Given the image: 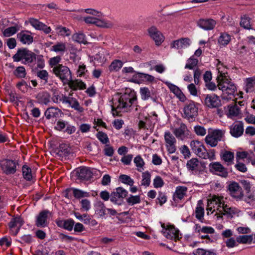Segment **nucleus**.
Wrapping results in <instances>:
<instances>
[{
    "label": "nucleus",
    "instance_id": "nucleus-1",
    "mask_svg": "<svg viewBox=\"0 0 255 255\" xmlns=\"http://www.w3.org/2000/svg\"><path fill=\"white\" fill-rule=\"evenodd\" d=\"M136 101V93L131 89H126L124 93H116L111 100L113 115L120 116L121 113L130 111L131 106L135 104Z\"/></svg>",
    "mask_w": 255,
    "mask_h": 255
},
{
    "label": "nucleus",
    "instance_id": "nucleus-2",
    "mask_svg": "<svg viewBox=\"0 0 255 255\" xmlns=\"http://www.w3.org/2000/svg\"><path fill=\"white\" fill-rule=\"evenodd\" d=\"M227 199L224 196L219 195H214L208 199L207 211V214L216 213L215 216L218 219V215H221L226 203Z\"/></svg>",
    "mask_w": 255,
    "mask_h": 255
},
{
    "label": "nucleus",
    "instance_id": "nucleus-3",
    "mask_svg": "<svg viewBox=\"0 0 255 255\" xmlns=\"http://www.w3.org/2000/svg\"><path fill=\"white\" fill-rule=\"evenodd\" d=\"M192 151L199 157L210 161L216 159L215 150L214 149L207 150L203 143L199 140H193L190 143Z\"/></svg>",
    "mask_w": 255,
    "mask_h": 255
},
{
    "label": "nucleus",
    "instance_id": "nucleus-4",
    "mask_svg": "<svg viewBox=\"0 0 255 255\" xmlns=\"http://www.w3.org/2000/svg\"><path fill=\"white\" fill-rule=\"evenodd\" d=\"M217 80V87L222 91V99L229 100L232 99L234 93L237 90L235 84L232 82L229 77L221 78Z\"/></svg>",
    "mask_w": 255,
    "mask_h": 255
},
{
    "label": "nucleus",
    "instance_id": "nucleus-5",
    "mask_svg": "<svg viewBox=\"0 0 255 255\" xmlns=\"http://www.w3.org/2000/svg\"><path fill=\"white\" fill-rule=\"evenodd\" d=\"M14 62L22 61L24 64H32L34 62L35 54L26 48L18 49L12 56Z\"/></svg>",
    "mask_w": 255,
    "mask_h": 255
},
{
    "label": "nucleus",
    "instance_id": "nucleus-6",
    "mask_svg": "<svg viewBox=\"0 0 255 255\" xmlns=\"http://www.w3.org/2000/svg\"><path fill=\"white\" fill-rule=\"evenodd\" d=\"M225 132L224 130L219 129L209 131L205 138L206 143L211 147H216L223 139Z\"/></svg>",
    "mask_w": 255,
    "mask_h": 255
},
{
    "label": "nucleus",
    "instance_id": "nucleus-7",
    "mask_svg": "<svg viewBox=\"0 0 255 255\" xmlns=\"http://www.w3.org/2000/svg\"><path fill=\"white\" fill-rule=\"evenodd\" d=\"M53 71L55 75L59 77L64 84L72 79L71 71L67 66L59 64L54 66Z\"/></svg>",
    "mask_w": 255,
    "mask_h": 255
},
{
    "label": "nucleus",
    "instance_id": "nucleus-8",
    "mask_svg": "<svg viewBox=\"0 0 255 255\" xmlns=\"http://www.w3.org/2000/svg\"><path fill=\"white\" fill-rule=\"evenodd\" d=\"M161 226L162 228V232L167 239L176 241L181 238L179 234V231L173 225L161 223Z\"/></svg>",
    "mask_w": 255,
    "mask_h": 255
},
{
    "label": "nucleus",
    "instance_id": "nucleus-9",
    "mask_svg": "<svg viewBox=\"0 0 255 255\" xmlns=\"http://www.w3.org/2000/svg\"><path fill=\"white\" fill-rule=\"evenodd\" d=\"M198 107L192 101L187 102L183 108V117L188 120H193L198 115Z\"/></svg>",
    "mask_w": 255,
    "mask_h": 255
},
{
    "label": "nucleus",
    "instance_id": "nucleus-10",
    "mask_svg": "<svg viewBox=\"0 0 255 255\" xmlns=\"http://www.w3.org/2000/svg\"><path fill=\"white\" fill-rule=\"evenodd\" d=\"M128 194L127 190L122 187H118L115 191L111 194V201L117 205H121L123 202V199Z\"/></svg>",
    "mask_w": 255,
    "mask_h": 255
},
{
    "label": "nucleus",
    "instance_id": "nucleus-11",
    "mask_svg": "<svg viewBox=\"0 0 255 255\" xmlns=\"http://www.w3.org/2000/svg\"><path fill=\"white\" fill-rule=\"evenodd\" d=\"M17 163L12 160L4 159L0 161V166L3 173L6 174H14L16 171Z\"/></svg>",
    "mask_w": 255,
    "mask_h": 255
},
{
    "label": "nucleus",
    "instance_id": "nucleus-12",
    "mask_svg": "<svg viewBox=\"0 0 255 255\" xmlns=\"http://www.w3.org/2000/svg\"><path fill=\"white\" fill-rule=\"evenodd\" d=\"M148 35L155 42L156 45L159 46L164 40V36L162 33L154 26L147 29Z\"/></svg>",
    "mask_w": 255,
    "mask_h": 255
},
{
    "label": "nucleus",
    "instance_id": "nucleus-13",
    "mask_svg": "<svg viewBox=\"0 0 255 255\" xmlns=\"http://www.w3.org/2000/svg\"><path fill=\"white\" fill-rule=\"evenodd\" d=\"M54 128L57 130L64 131L68 134H71L76 131L75 126L62 120H59L56 122Z\"/></svg>",
    "mask_w": 255,
    "mask_h": 255
},
{
    "label": "nucleus",
    "instance_id": "nucleus-14",
    "mask_svg": "<svg viewBox=\"0 0 255 255\" xmlns=\"http://www.w3.org/2000/svg\"><path fill=\"white\" fill-rule=\"evenodd\" d=\"M210 171L222 177L228 176V172L227 169L219 162H211L209 165Z\"/></svg>",
    "mask_w": 255,
    "mask_h": 255
},
{
    "label": "nucleus",
    "instance_id": "nucleus-15",
    "mask_svg": "<svg viewBox=\"0 0 255 255\" xmlns=\"http://www.w3.org/2000/svg\"><path fill=\"white\" fill-rule=\"evenodd\" d=\"M164 139L165 146L167 151L170 153H173L176 150V139L174 135L169 131H166L164 133Z\"/></svg>",
    "mask_w": 255,
    "mask_h": 255
},
{
    "label": "nucleus",
    "instance_id": "nucleus-16",
    "mask_svg": "<svg viewBox=\"0 0 255 255\" xmlns=\"http://www.w3.org/2000/svg\"><path fill=\"white\" fill-rule=\"evenodd\" d=\"M51 213L47 210H43L40 212L36 216L35 225L37 227L43 228L47 226L48 219L51 217Z\"/></svg>",
    "mask_w": 255,
    "mask_h": 255
},
{
    "label": "nucleus",
    "instance_id": "nucleus-17",
    "mask_svg": "<svg viewBox=\"0 0 255 255\" xmlns=\"http://www.w3.org/2000/svg\"><path fill=\"white\" fill-rule=\"evenodd\" d=\"M230 195L236 200L242 199L244 194L242 189L237 182H232L229 185Z\"/></svg>",
    "mask_w": 255,
    "mask_h": 255
},
{
    "label": "nucleus",
    "instance_id": "nucleus-18",
    "mask_svg": "<svg viewBox=\"0 0 255 255\" xmlns=\"http://www.w3.org/2000/svg\"><path fill=\"white\" fill-rule=\"evenodd\" d=\"M23 224V222L21 217H16L12 219L8 224L11 235L16 236Z\"/></svg>",
    "mask_w": 255,
    "mask_h": 255
},
{
    "label": "nucleus",
    "instance_id": "nucleus-19",
    "mask_svg": "<svg viewBox=\"0 0 255 255\" xmlns=\"http://www.w3.org/2000/svg\"><path fill=\"white\" fill-rule=\"evenodd\" d=\"M191 43V41L189 38H182L173 41L170 44L171 48L181 50L188 47Z\"/></svg>",
    "mask_w": 255,
    "mask_h": 255
},
{
    "label": "nucleus",
    "instance_id": "nucleus-20",
    "mask_svg": "<svg viewBox=\"0 0 255 255\" xmlns=\"http://www.w3.org/2000/svg\"><path fill=\"white\" fill-rule=\"evenodd\" d=\"M28 21L30 24L35 29L43 31L45 34H48L51 31L50 27L47 26L37 19L30 18Z\"/></svg>",
    "mask_w": 255,
    "mask_h": 255
},
{
    "label": "nucleus",
    "instance_id": "nucleus-21",
    "mask_svg": "<svg viewBox=\"0 0 255 255\" xmlns=\"http://www.w3.org/2000/svg\"><path fill=\"white\" fill-rule=\"evenodd\" d=\"M205 105L211 108H217L221 105L219 97L214 94H208L204 100Z\"/></svg>",
    "mask_w": 255,
    "mask_h": 255
},
{
    "label": "nucleus",
    "instance_id": "nucleus-22",
    "mask_svg": "<svg viewBox=\"0 0 255 255\" xmlns=\"http://www.w3.org/2000/svg\"><path fill=\"white\" fill-rule=\"evenodd\" d=\"M227 116L230 119H234L238 117L241 113V109L237 104L230 105L225 108Z\"/></svg>",
    "mask_w": 255,
    "mask_h": 255
},
{
    "label": "nucleus",
    "instance_id": "nucleus-23",
    "mask_svg": "<svg viewBox=\"0 0 255 255\" xmlns=\"http://www.w3.org/2000/svg\"><path fill=\"white\" fill-rule=\"evenodd\" d=\"M216 22L213 19H200L197 22V25L205 30H211L214 28Z\"/></svg>",
    "mask_w": 255,
    "mask_h": 255
},
{
    "label": "nucleus",
    "instance_id": "nucleus-24",
    "mask_svg": "<svg viewBox=\"0 0 255 255\" xmlns=\"http://www.w3.org/2000/svg\"><path fill=\"white\" fill-rule=\"evenodd\" d=\"M18 40L24 44L29 45L32 43L33 37L29 31H22L17 35Z\"/></svg>",
    "mask_w": 255,
    "mask_h": 255
},
{
    "label": "nucleus",
    "instance_id": "nucleus-25",
    "mask_svg": "<svg viewBox=\"0 0 255 255\" xmlns=\"http://www.w3.org/2000/svg\"><path fill=\"white\" fill-rule=\"evenodd\" d=\"M64 104H68L69 107L79 112H82L84 110L77 100L72 97V94L66 97Z\"/></svg>",
    "mask_w": 255,
    "mask_h": 255
},
{
    "label": "nucleus",
    "instance_id": "nucleus-26",
    "mask_svg": "<svg viewBox=\"0 0 255 255\" xmlns=\"http://www.w3.org/2000/svg\"><path fill=\"white\" fill-rule=\"evenodd\" d=\"M244 132L243 124L237 122L233 124L230 128V133L234 137H238L242 135Z\"/></svg>",
    "mask_w": 255,
    "mask_h": 255
},
{
    "label": "nucleus",
    "instance_id": "nucleus-27",
    "mask_svg": "<svg viewBox=\"0 0 255 255\" xmlns=\"http://www.w3.org/2000/svg\"><path fill=\"white\" fill-rule=\"evenodd\" d=\"M224 208L221 215H218V220L222 219L224 215L233 217L234 215L238 214L240 212V210L238 208L234 207H229L226 203Z\"/></svg>",
    "mask_w": 255,
    "mask_h": 255
},
{
    "label": "nucleus",
    "instance_id": "nucleus-28",
    "mask_svg": "<svg viewBox=\"0 0 255 255\" xmlns=\"http://www.w3.org/2000/svg\"><path fill=\"white\" fill-rule=\"evenodd\" d=\"M187 188L185 186H178L176 187L175 191L173 194V200L174 201L179 202L186 195Z\"/></svg>",
    "mask_w": 255,
    "mask_h": 255
},
{
    "label": "nucleus",
    "instance_id": "nucleus-29",
    "mask_svg": "<svg viewBox=\"0 0 255 255\" xmlns=\"http://www.w3.org/2000/svg\"><path fill=\"white\" fill-rule=\"evenodd\" d=\"M67 84L70 89L74 91L84 90L86 88V84L81 80L79 79L70 80Z\"/></svg>",
    "mask_w": 255,
    "mask_h": 255
},
{
    "label": "nucleus",
    "instance_id": "nucleus-30",
    "mask_svg": "<svg viewBox=\"0 0 255 255\" xmlns=\"http://www.w3.org/2000/svg\"><path fill=\"white\" fill-rule=\"evenodd\" d=\"M78 177L81 180H88L92 176V172L90 168L81 167L77 170Z\"/></svg>",
    "mask_w": 255,
    "mask_h": 255
},
{
    "label": "nucleus",
    "instance_id": "nucleus-31",
    "mask_svg": "<svg viewBox=\"0 0 255 255\" xmlns=\"http://www.w3.org/2000/svg\"><path fill=\"white\" fill-rule=\"evenodd\" d=\"M196 218L202 223L204 222V208L203 205V202L199 200L198 202L197 207L195 211Z\"/></svg>",
    "mask_w": 255,
    "mask_h": 255
},
{
    "label": "nucleus",
    "instance_id": "nucleus-32",
    "mask_svg": "<svg viewBox=\"0 0 255 255\" xmlns=\"http://www.w3.org/2000/svg\"><path fill=\"white\" fill-rule=\"evenodd\" d=\"M94 207L95 214L97 215L99 218H103L105 217L106 214L107 208L104 203L101 201L97 202Z\"/></svg>",
    "mask_w": 255,
    "mask_h": 255
},
{
    "label": "nucleus",
    "instance_id": "nucleus-33",
    "mask_svg": "<svg viewBox=\"0 0 255 255\" xmlns=\"http://www.w3.org/2000/svg\"><path fill=\"white\" fill-rule=\"evenodd\" d=\"M97 17L95 25L100 28H112L114 26V23L111 20Z\"/></svg>",
    "mask_w": 255,
    "mask_h": 255
},
{
    "label": "nucleus",
    "instance_id": "nucleus-34",
    "mask_svg": "<svg viewBox=\"0 0 255 255\" xmlns=\"http://www.w3.org/2000/svg\"><path fill=\"white\" fill-rule=\"evenodd\" d=\"M200 166V163L198 159L196 158H192L187 161L186 167L187 169L192 173L197 172Z\"/></svg>",
    "mask_w": 255,
    "mask_h": 255
},
{
    "label": "nucleus",
    "instance_id": "nucleus-35",
    "mask_svg": "<svg viewBox=\"0 0 255 255\" xmlns=\"http://www.w3.org/2000/svg\"><path fill=\"white\" fill-rule=\"evenodd\" d=\"M231 40V36L227 32H221L218 39V43L220 47L227 46Z\"/></svg>",
    "mask_w": 255,
    "mask_h": 255
},
{
    "label": "nucleus",
    "instance_id": "nucleus-36",
    "mask_svg": "<svg viewBox=\"0 0 255 255\" xmlns=\"http://www.w3.org/2000/svg\"><path fill=\"white\" fill-rule=\"evenodd\" d=\"M220 156L221 159L226 162L228 165L233 163L234 159V152L225 150L221 152Z\"/></svg>",
    "mask_w": 255,
    "mask_h": 255
},
{
    "label": "nucleus",
    "instance_id": "nucleus-37",
    "mask_svg": "<svg viewBox=\"0 0 255 255\" xmlns=\"http://www.w3.org/2000/svg\"><path fill=\"white\" fill-rule=\"evenodd\" d=\"M217 68L218 71L217 80L229 77L227 75V68L219 60H217Z\"/></svg>",
    "mask_w": 255,
    "mask_h": 255
},
{
    "label": "nucleus",
    "instance_id": "nucleus-38",
    "mask_svg": "<svg viewBox=\"0 0 255 255\" xmlns=\"http://www.w3.org/2000/svg\"><path fill=\"white\" fill-rule=\"evenodd\" d=\"M187 130L188 129L185 124L181 123L179 128L173 129V132L177 138L183 139Z\"/></svg>",
    "mask_w": 255,
    "mask_h": 255
},
{
    "label": "nucleus",
    "instance_id": "nucleus-39",
    "mask_svg": "<svg viewBox=\"0 0 255 255\" xmlns=\"http://www.w3.org/2000/svg\"><path fill=\"white\" fill-rule=\"evenodd\" d=\"M36 98L38 103L47 105L50 102V96L48 92H41L37 95Z\"/></svg>",
    "mask_w": 255,
    "mask_h": 255
},
{
    "label": "nucleus",
    "instance_id": "nucleus-40",
    "mask_svg": "<svg viewBox=\"0 0 255 255\" xmlns=\"http://www.w3.org/2000/svg\"><path fill=\"white\" fill-rule=\"evenodd\" d=\"M56 224L59 227L63 228L68 231H72L74 225V222L71 219L65 221L58 220L56 221Z\"/></svg>",
    "mask_w": 255,
    "mask_h": 255
},
{
    "label": "nucleus",
    "instance_id": "nucleus-41",
    "mask_svg": "<svg viewBox=\"0 0 255 255\" xmlns=\"http://www.w3.org/2000/svg\"><path fill=\"white\" fill-rule=\"evenodd\" d=\"M60 110L57 108L50 107L47 109L44 113V115L47 119L56 118L59 116Z\"/></svg>",
    "mask_w": 255,
    "mask_h": 255
},
{
    "label": "nucleus",
    "instance_id": "nucleus-42",
    "mask_svg": "<svg viewBox=\"0 0 255 255\" xmlns=\"http://www.w3.org/2000/svg\"><path fill=\"white\" fill-rule=\"evenodd\" d=\"M30 65L35 69H42L45 66V62L43 57L41 55H36L35 54L34 62Z\"/></svg>",
    "mask_w": 255,
    "mask_h": 255
},
{
    "label": "nucleus",
    "instance_id": "nucleus-43",
    "mask_svg": "<svg viewBox=\"0 0 255 255\" xmlns=\"http://www.w3.org/2000/svg\"><path fill=\"white\" fill-rule=\"evenodd\" d=\"M151 174L148 171L142 172L141 174V186L147 187L149 186L151 182Z\"/></svg>",
    "mask_w": 255,
    "mask_h": 255
},
{
    "label": "nucleus",
    "instance_id": "nucleus-44",
    "mask_svg": "<svg viewBox=\"0 0 255 255\" xmlns=\"http://www.w3.org/2000/svg\"><path fill=\"white\" fill-rule=\"evenodd\" d=\"M245 91L247 93L255 92V77L248 78L246 79Z\"/></svg>",
    "mask_w": 255,
    "mask_h": 255
},
{
    "label": "nucleus",
    "instance_id": "nucleus-45",
    "mask_svg": "<svg viewBox=\"0 0 255 255\" xmlns=\"http://www.w3.org/2000/svg\"><path fill=\"white\" fill-rule=\"evenodd\" d=\"M133 162L138 172H141L144 170L145 162L140 155H138L134 158Z\"/></svg>",
    "mask_w": 255,
    "mask_h": 255
},
{
    "label": "nucleus",
    "instance_id": "nucleus-46",
    "mask_svg": "<svg viewBox=\"0 0 255 255\" xmlns=\"http://www.w3.org/2000/svg\"><path fill=\"white\" fill-rule=\"evenodd\" d=\"M240 25L246 29H252L251 18L247 15H244L241 17Z\"/></svg>",
    "mask_w": 255,
    "mask_h": 255
},
{
    "label": "nucleus",
    "instance_id": "nucleus-47",
    "mask_svg": "<svg viewBox=\"0 0 255 255\" xmlns=\"http://www.w3.org/2000/svg\"><path fill=\"white\" fill-rule=\"evenodd\" d=\"M109 55L108 51L102 49L96 54L95 59L101 63H104L107 60V57Z\"/></svg>",
    "mask_w": 255,
    "mask_h": 255
},
{
    "label": "nucleus",
    "instance_id": "nucleus-48",
    "mask_svg": "<svg viewBox=\"0 0 255 255\" xmlns=\"http://www.w3.org/2000/svg\"><path fill=\"white\" fill-rule=\"evenodd\" d=\"M66 50V45L63 42H57L51 47V51L61 54L64 53Z\"/></svg>",
    "mask_w": 255,
    "mask_h": 255
},
{
    "label": "nucleus",
    "instance_id": "nucleus-49",
    "mask_svg": "<svg viewBox=\"0 0 255 255\" xmlns=\"http://www.w3.org/2000/svg\"><path fill=\"white\" fill-rule=\"evenodd\" d=\"M138 78L144 83H152L155 80V78L152 75L144 73L138 72L137 73Z\"/></svg>",
    "mask_w": 255,
    "mask_h": 255
},
{
    "label": "nucleus",
    "instance_id": "nucleus-50",
    "mask_svg": "<svg viewBox=\"0 0 255 255\" xmlns=\"http://www.w3.org/2000/svg\"><path fill=\"white\" fill-rule=\"evenodd\" d=\"M72 190L73 196L77 199L89 197L90 195L89 192L77 188H72Z\"/></svg>",
    "mask_w": 255,
    "mask_h": 255
},
{
    "label": "nucleus",
    "instance_id": "nucleus-51",
    "mask_svg": "<svg viewBox=\"0 0 255 255\" xmlns=\"http://www.w3.org/2000/svg\"><path fill=\"white\" fill-rule=\"evenodd\" d=\"M55 30L56 33L59 35L63 37L69 36L71 35V30L65 27H63L61 25H58L56 27Z\"/></svg>",
    "mask_w": 255,
    "mask_h": 255
},
{
    "label": "nucleus",
    "instance_id": "nucleus-52",
    "mask_svg": "<svg viewBox=\"0 0 255 255\" xmlns=\"http://www.w3.org/2000/svg\"><path fill=\"white\" fill-rule=\"evenodd\" d=\"M236 241L240 244H251L253 242V235L239 236Z\"/></svg>",
    "mask_w": 255,
    "mask_h": 255
},
{
    "label": "nucleus",
    "instance_id": "nucleus-53",
    "mask_svg": "<svg viewBox=\"0 0 255 255\" xmlns=\"http://www.w3.org/2000/svg\"><path fill=\"white\" fill-rule=\"evenodd\" d=\"M252 155H254L252 151H239L237 153L236 159L237 161H239L240 159H243L245 158H247L250 160Z\"/></svg>",
    "mask_w": 255,
    "mask_h": 255
},
{
    "label": "nucleus",
    "instance_id": "nucleus-54",
    "mask_svg": "<svg viewBox=\"0 0 255 255\" xmlns=\"http://www.w3.org/2000/svg\"><path fill=\"white\" fill-rule=\"evenodd\" d=\"M123 66V63L121 60H115L109 66L110 71H118Z\"/></svg>",
    "mask_w": 255,
    "mask_h": 255
},
{
    "label": "nucleus",
    "instance_id": "nucleus-55",
    "mask_svg": "<svg viewBox=\"0 0 255 255\" xmlns=\"http://www.w3.org/2000/svg\"><path fill=\"white\" fill-rule=\"evenodd\" d=\"M22 171L23 176L25 179L27 181L31 180L32 178V175L30 168L28 166L24 165L22 166Z\"/></svg>",
    "mask_w": 255,
    "mask_h": 255
},
{
    "label": "nucleus",
    "instance_id": "nucleus-56",
    "mask_svg": "<svg viewBox=\"0 0 255 255\" xmlns=\"http://www.w3.org/2000/svg\"><path fill=\"white\" fill-rule=\"evenodd\" d=\"M96 137L103 144H107L110 142L109 138L106 133L102 131H98L96 135Z\"/></svg>",
    "mask_w": 255,
    "mask_h": 255
},
{
    "label": "nucleus",
    "instance_id": "nucleus-57",
    "mask_svg": "<svg viewBox=\"0 0 255 255\" xmlns=\"http://www.w3.org/2000/svg\"><path fill=\"white\" fill-rule=\"evenodd\" d=\"M195 255H217L215 250H207L202 248L197 249L194 253Z\"/></svg>",
    "mask_w": 255,
    "mask_h": 255
},
{
    "label": "nucleus",
    "instance_id": "nucleus-58",
    "mask_svg": "<svg viewBox=\"0 0 255 255\" xmlns=\"http://www.w3.org/2000/svg\"><path fill=\"white\" fill-rule=\"evenodd\" d=\"M198 63V60L192 56L187 60L185 68L193 69L197 65Z\"/></svg>",
    "mask_w": 255,
    "mask_h": 255
},
{
    "label": "nucleus",
    "instance_id": "nucleus-59",
    "mask_svg": "<svg viewBox=\"0 0 255 255\" xmlns=\"http://www.w3.org/2000/svg\"><path fill=\"white\" fill-rule=\"evenodd\" d=\"M72 38L73 41H76L78 43H85L86 42L85 35L83 33H74L72 36Z\"/></svg>",
    "mask_w": 255,
    "mask_h": 255
},
{
    "label": "nucleus",
    "instance_id": "nucleus-60",
    "mask_svg": "<svg viewBox=\"0 0 255 255\" xmlns=\"http://www.w3.org/2000/svg\"><path fill=\"white\" fill-rule=\"evenodd\" d=\"M17 31L18 28L17 26H11L5 28L2 31V34L4 37H10L16 33Z\"/></svg>",
    "mask_w": 255,
    "mask_h": 255
},
{
    "label": "nucleus",
    "instance_id": "nucleus-61",
    "mask_svg": "<svg viewBox=\"0 0 255 255\" xmlns=\"http://www.w3.org/2000/svg\"><path fill=\"white\" fill-rule=\"evenodd\" d=\"M66 97L63 94L55 93L52 98V100L54 103L56 104H59L61 102L64 104Z\"/></svg>",
    "mask_w": 255,
    "mask_h": 255
},
{
    "label": "nucleus",
    "instance_id": "nucleus-62",
    "mask_svg": "<svg viewBox=\"0 0 255 255\" xmlns=\"http://www.w3.org/2000/svg\"><path fill=\"white\" fill-rule=\"evenodd\" d=\"M119 179L122 183L128 184L130 186H132L134 184L133 180L128 175H121L120 176Z\"/></svg>",
    "mask_w": 255,
    "mask_h": 255
},
{
    "label": "nucleus",
    "instance_id": "nucleus-63",
    "mask_svg": "<svg viewBox=\"0 0 255 255\" xmlns=\"http://www.w3.org/2000/svg\"><path fill=\"white\" fill-rule=\"evenodd\" d=\"M139 93L143 100H147L150 97V92L147 87L140 88Z\"/></svg>",
    "mask_w": 255,
    "mask_h": 255
},
{
    "label": "nucleus",
    "instance_id": "nucleus-64",
    "mask_svg": "<svg viewBox=\"0 0 255 255\" xmlns=\"http://www.w3.org/2000/svg\"><path fill=\"white\" fill-rule=\"evenodd\" d=\"M17 88L23 93L27 92L29 89L31 88L30 85L25 81L22 80L16 84Z\"/></svg>",
    "mask_w": 255,
    "mask_h": 255
}]
</instances>
